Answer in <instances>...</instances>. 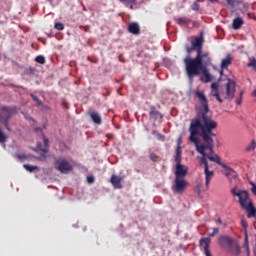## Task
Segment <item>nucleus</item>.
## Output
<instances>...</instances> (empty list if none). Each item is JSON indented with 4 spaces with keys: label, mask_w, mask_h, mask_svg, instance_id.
Instances as JSON below:
<instances>
[{
    "label": "nucleus",
    "mask_w": 256,
    "mask_h": 256,
    "mask_svg": "<svg viewBox=\"0 0 256 256\" xmlns=\"http://www.w3.org/2000/svg\"><path fill=\"white\" fill-rule=\"evenodd\" d=\"M195 97H197L202 109L198 111L196 118H194L189 127L191 143H194L196 151L202 155L200 161L204 165V173L206 177V188L209 189V183L213 179L215 173L209 170V161H213L218 165H221L223 169H226L225 175L230 181H233L237 177V172L233 168L227 166V164L221 162V158L217 154H213V147L215 146V141L213 137H217L213 131L217 129V122L213 120L209 115V100L204 92L197 90L194 92Z\"/></svg>",
    "instance_id": "obj_1"
},
{
    "label": "nucleus",
    "mask_w": 256,
    "mask_h": 256,
    "mask_svg": "<svg viewBox=\"0 0 256 256\" xmlns=\"http://www.w3.org/2000/svg\"><path fill=\"white\" fill-rule=\"evenodd\" d=\"M183 61L186 75L189 81L193 82L195 77L201 75L202 69H206L211 65L212 59L209 52H203V50H200V52H197L196 57L192 58L190 55H187Z\"/></svg>",
    "instance_id": "obj_2"
},
{
    "label": "nucleus",
    "mask_w": 256,
    "mask_h": 256,
    "mask_svg": "<svg viewBox=\"0 0 256 256\" xmlns=\"http://www.w3.org/2000/svg\"><path fill=\"white\" fill-rule=\"evenodd\" d=\"M231 193L234 197H238L240 207L248 212V217H255L256 209L253 202H251V198H249V192L247 190L237 191V187H233Z\"/></svg>",
    "instance_id": "obj_3"
},
{
    "label": "nucleus",
    "mask_w": 256,
    "mask_h": 256,
    "mask_svg": "<svg viewBox=\"0 0 256 256\" xmlns=\"http://www.w3.org/2000/svg\"><path fill=\"white\" fill-rule=\"evenodd\" d=\"M16 113L14 107L10 106H0V124L4 125V127L9 131V121H11V117ZM7 141V136L3 133V130L0 128V143H5Z\"/></svg>",
    "instance_id": "obj_4"
},
{
    "label": "nucleus",
    "mask_w": 256,
    "mask_h": 256,
    "mask_svg": "<svg viewBox=\"0 0 256 256\" xmlns=\"http://www.w3.org/2000/svg\"><path fill=\"white\" fill-rule=\"evenodd\" d=\"M216 235H219V228L214 227L212 228V233L208 234V237H203L199 240V245L204 249L206 256H213L209 249L211 247V237H215Z\"/></svg>",
    "instance_id": "obj_5"
},
{
    "label": "nucleus",
    "mask_w": 256,
    "mask_h": 256,
    "mask_svg": "<svg viewBox=\"0 0 256 256\" xmlns=\"http://www.w3.org/2000/svg\"><path fill=\"white\" fill-rule=\"evenodd\" d=\"M54 168L60 173H69V171H73V165L65 158H56L54 161Z\"/></svg>",
    "instance_id": "obj_6"
},
{
    "label": "nucleus",
    "mask_w": 256,
    "mask_h": 256,
    "mask_svg": "<svg viewBox=\"0 0 256 256\" xmlns=\"http://www.w3.org/2000/svg\"><path fill=\"white\" fill-rule=\"evenodd\" d=\"M188 186L189 182H187L185 178L175 177L174 184L172 185V191L173 193L182 195V193H185V189H187Z\"/></svg>",
    "instance_id": "obj_7"
},
{
    "label": "nucleus",
    "mask_w": 256,
    "mask_h": 256,
    "mask_svg": "<svg viewBox=\"0 0 256 256\" xmlns=\"http://www.w3.org/2000/svg\"><path fill=\"white\" fill-rule=\"evenodd\" d=\"M237 83L235 81L228 79L225 85V97L226 101H233L235 93L237 91Z\"/></svg>",
    "instance_id": "obj_8"
},
{
    "label": "nucleus",
    "mask_w": 256,
    "mask_h": 256,
    "mask_svg": "<svg viewBox=\"0 0 256 256\" xmlns=\"http://www.w3.org/2000/svg\"><path fill=\"white\" fill-rule=\"evenodd\" d=\"M205 43V33H200L197 37L191 38V45L195 48L196 53L203 51V44Z\"/></svg>",
    "instance_id": "obj_9"
},
{
    "label": "nucleus",
    "mask_w": 256,
    "mask_h": 256,
    "mask_svg": "<svg viewBox=\"0 0 256 256\" xmlns=\"http://www.w3.org/2000/svg\"><path fill=\"white\" fill-rule=\"evenodd\" d=\"M42 139L44 141V145L37 144V149L39 151H42V154L39 156L40 161H47V152L49 151V139L45 136V134L42 133Z\"/></svg>",
    "instance_id": "obj_10"
},
{
    "label": "nucleus",
    "mask_w": 256,
    "mask_h": 256,
    "mask_svg": "<svg viewBox=\"0 0 256 256\" xmlns=\"http://www.w3.org/2000/svg\"><path fill=\"white\" fill-rule=\"evenodd\" d=\"M234 243L235 239H233L231 236L223 235L218 238V245H220V247L223 249H232Z\"/></svg>",
    "instance_id": "obj_11"
},
{
    "label": "nucleus",
    "mask_w": 256,
    "mask_h": 256,
    "mask_svg": "<svg viewBox=\"0 0 256 256\" xmlns=\"http://www.w3.org/2000/svg\"><path fill=\"white\" fill-rule=\"evenodd\" d=\"M222 93L223 91L219 88V84L217 82L211 84L210 97H215L218 103H223V98H221Z\"/></svg>",
    "instance_id": "obj_12"
},
{
    "label": "nucleus",
    "mask_w": 256,
    "mask_h": 256,
    "mask_svg": "<svg viewBox=\"0 0 256 256\" xmlns=\"http://www.w3.org/2000/svg\"><path fill=\"white\" fill-rule=\"evenodd\" d=\"M123 176H117L112 174L110 178V183L114 187V189H123Z\"/></svg>",
    "instance_id": "obj_13"
},
{
    "label": "nucleus",
    "mask_w": 256,
    "mask_h": 256,
    "mask_svg": "<svg viewBox=\"0 0 256 256\" xmlns=\"http://www.w3.org/2000/svg\"><path fill=\"white\" fill-rule=\"evenodd\" d=\"M188 168L183 164H176L175 177L185 179L187 176Z\"/></svg>",
    "instance_id": "obj_14"
},
{
    "label": "nucleus",
    "mask_w": 256,
    "mask_h": 256,
    "mask_svg": "<svg viewBox=\"0 0 256 256\" xmlns=\"http://www.w3.org/2000/svg\"><path fill=\"white\" fill-rule=\"evenodd\" d=\"M128 31L132 35H139L141 33V26L137 22H132L128 25Z\"/></svg>",
    "instance_id": "obj_15"
},
{
    "label": "nucleus",
    "mask_w": 256,
    "mask_h": 256,
    "mask_svg": "<svg viewBox=\"0 0 256 256\" xmlns=\"http://www.w3.org/2000/svg\"><path fill=\"white\" fill-rule=\"evenodd\" d=\"M233 63V56L231 54H227V56L222 59L220 67L221 69H228L229 65H231Z\"/></svg>",
    "instance_id": "obj_16"
},
{
    "label": "nucleus",
    "mask_w": 256,
    "mask_h": 256,
    "mask_svg": "<svg viewBox=\"0 0 256 256\" xmlns=\"http://www.w3.org/2000/svg\"><path fill=\"white\" fill-rule=\"evenodd\" d=\"M174 21L177 25H180V27H187V25L191 23V20L187 17H174Z\"/></svg>",
    "instance_id": "obj_17"
},
{
    "label": "nucleus",
    "mask_w": 256,
    "mask_h": 256,
    "mask_svg": "<svg viewBox=\"0 0 256 256\" xmlns=\"http://www.w3.org/2000/svg\"><path fill=\"white\" fill-rule=\"evenodd\" d=\"M89 115L93 123H95L96 125H101V123H103V120L101 119V114H99V112L93 111L90 112Z\"/></svg>",
    "instance_id": "obj_18"
},
{
    "label": "nucleus",
    "mask_w": 256,
    "mask_h": 256,
    "mask_svg": "<svg viewBox=\"0 0 256 256\" xmlns=\"http://www.w3.org/2000/svg\"><path fill=\"white\" fill-rule=\"evenodd\" d=\"M119 1L129 9H134L135 5H137L138 3H143V0H119Z\"/></svg>",
    "instance_id": "obj_19"
},
{
    "label": "nucleus",
    "mask_w": 256,
    "mask_h": 256,
    "mask_svg": "<svg viewBox=\"0 0 256 256\" xmlns=\"http://www.w3.org/2000/svg\"><path fill=\"white\" fill-rule=\"evenodd\" d=\"M149 116L150 119H154V121H157V119H163V116L159 111H157V109H155V107L150 108Z\"/></svg>",
    "instance_id": "obj_20"
},
{
    "label": "nucleus",
    "mask_w": 256,
    "mask_h": 256,
    "mask_svg": "<svg viewBox=\"0 0 256 256\" xmlns=\"http://www.w3.org/2000/svg\"><path fill=\"white\" fill-rule=\"evenodd\" d=\"M201 73H203V76L201 77V81H203V83H210V81H212L213 78L207 68L202 69Z\"/></svg>",
    "instance_id": "obj_21"
},
{
    "label": "nucleus",
    "mask_w": 256,
    "mask_h": 256,
    "mask_svg": "<svg viewBox=\"0 0 256 256\" xmlns=\"http://www.w3.org/2000/svg\"><path fill=\"white\" fill-rule=\"evenodd\" d=\"M243 23H245L243 21V18L237 17L233 20L232 27H233V29H235L237 31V30L241 29V27H243Z\"/></svg>",
    "instance_id": "obj_22"
},
{
    "label": "nucleus",
    "mask_w": 256,
    "mask_h": 256,
    "mask_svg": "<svg viewBox=\"0 0 256 256\" xmlns=\"http://www.w3.org/2000/svg\"><path fill=\"white\" fill-rule=\"evenodd\" d=\"M181 153H183V151L181 150V146L178 145L176 148V154L174 156V161H175L176 165L181 164Z\"/></svg>",
    "instance_id": "obj_23"
},
{
    "label": "nucleus",
    "mask_w": 256,
    "mask_h": 256,
    "mask_svg": "<svg viewBox=\"0 0 256 256\" xmlns=\"http://www.w3.org/2000/svg\"><path fill=\"white\" fill-rule=\"evenodd\" d=\"M241 226L243 227V229L245 231V241H248L249 236H247V227H249V225L247 224V220L242 219L241 220Z\"/></svg>",
    "instance_id": "obj_24"
},
{
    "label": "nucleus",
    "mask_w": 256,
    "mask_h": 256,
    "mask_svg": "<svg viewBox=\"0 0 256 256\" xmlns=\"http://www.w3.org/2000/svg\"><path fill=\"white\" fill-rule=\"evenodd\" d=\"M23 167H24V169H26V171H29L30 173H33V171L39 170V167L31 166L29 164H24Z\"/></svg>",
    "instance_id": "obj_25"
},
{
    "label": "nucleus",
    "mask_w": 256,
    "mask_h": 256,
    "mask_svg": "<svg viewBox=\"0 0 256 256\" xmlns=\"http://www.w3.org/2000/svg\"><path fill=\"white\" fill-rule=\"evenodd\" d=\"M36 63H39L40 65H45L46 60H45V56L43 55H39L35 58Z\"/></svg>",
    "instance_id": "obj_26"
},
{
    "label": "nucleus",
    "mask_w": 256,
    "mask_h": 256,
    "mask_svg": "<svg viewBox=\"0 0 256 256\" xmlns=\"http://www.w3.org/2000/svg\"><path fill=\"white\" fill-rule=\"evenodd\" d=\"M249 63H248V67H252L254 71H256V58L255 57H252V58H249Z\"/></svg>",
    "instance_id": "obj_27"
},
{
    "label": "nucleus",
    "mask_w": 256,
    "mask_h": 256,
    "mask_svg": "<svg viewBox=\"0 0 256 256\" xmlns=\"http://www.w3.org/2000/svg\"><path fill=\"white\" fill-rule=\"evenodd\" d=\"M30 97L33 101H35V103H37V105L43 107V102L37 96H35L34 94H30Z\"/></svg>",
    "instance_id": "obj_28"
},
{
    "label": "nucleus",
    "mask_w": 256,
    "mask_h": 256,
    "mask_svg": "<svg viewBox=\"0 0 256 256\" xmlns=\"http://www.w3.org/2000/svg\"><path fill=\"white\" fill-rule=\"evenodd\" d=\"M226 2L230 7H234V5H239V3H241L239 0H226Z\"/></svg>",
    "instance_id": "obj_29"
},
{
    "label": "nucleus",
    "mask_w": 256,
    "mask_h": 256,
    "mask_svg": "<svg viewBox=\"0 0 256 256\" xmlns=\"http://www.w3.org/2000/svg\"><path fill=\"white\" fill-rule=\"evenodd\" d=\"M54 27L55 29H57V31H63V29H65V25H63V23L60 22L56 23Z\"/></svg>",
    "instance_id": "obj_30"
},
{
    "label": "nucleus",
    "mask_w": 256,
    "mask_h": 256,
    "mask_svg": "<svg viewBox=\"0 0 256 256\" xmlns=\"http://www.w3.org/2000/svg\"><path fill=\"white\" fill-rule=\"evenodd\" d=\"M186 51L188 53V55L191 57V53H193V51H195V48L194 46H189V45H186Z\"/></svg>",
    "instance_id": "obj_31"
},
{
    "label": "nucleus",
    "mask_w": 256,
    "mask_h": 256,
    "mask_svg": "<svg viewBox=\"0 0 256 256\" xmlns=\"http://www.w3.org/2000/svg\"><path fill=\"white\" fill-rule=\"evenodd\" d=\"M150 159H151V161H153L155 163V162L159 161V156H157V154H155V153H151Z\"/></svg>",
    "instance_id": "obj_32"
},
{
    "label": "nucleus",
    "mask_w": 256,
    "mask_h": 256,
    "mask_svg": "<svg viewBox=\"0 0 256 256\" xmlns=\"http://www.w3.org/2000/svg\"><path fill=\"white\" fill-rule=\"evenodd\" d=\"M241 254V247L238 246V244L234 245V255H240Z\"/></svg>",
    "instance_id": "obj_33"
},
{
    "label": "nucleus",
    "mask_w": 256,
    "mask_h": 256,
    "mask_svg": "<svg viewBox=\"0 0 256 256\" xmlns=\"http://www.w3.org/2000/svg\"><path fill=\"white\" fill-rule=\"evenodd\" d=\"M191 9H192V11H199V9H200L199 3L194 2V3L191 5Z\"/></svg>",
    "instance_id": "obj_34"
},
{
    "label": "nucleus",
    "mask_w": 256,
    "mask_h": 256,
    "mask_svg": "<svg viewBox=\"0 0 256 256\" xmlns=\"http://www.w3.org/2000/svg\"><path fill=\"white\" fill-rule=\"evenodd\" d=\"M87 182L90 183V184L95 183V176H93V175L88 176L87 177Z\"/></svg>",
    "instance_id": "obj_35"
},
{
    "label": "nucleus",
    "mask_w": 256,
    "mask_h": 256,
    "mask_svg": "<svg viewBox=\"0 0 256 256\" xmlns=\"http://www.w3.org/2000/svg\"><path fill=\"white\" fill-rule=\"evenodd\" d=\"M236 103L238 105H241L243 103V91L240 92V98L236 100Z\"/></svg>",
    "instance_id": "obj_36"
},
{
    "label": "nucleus",
    "mask_w": 256,
    "mask_h": 256,
    "mask_svg": "<svg viewBox=\"0 0 256 256\" xmlns=\"http://www.w3.org/2000/svg\"><path fill=\"white\" fill-rule=\"evenodd\" d=\"M79 29H83L84 33H87L89 31V29H91L90 26H83V25H80L79 26Z\"/></svg>",
    "instance_id": "obj_37"
},
{
    "label": "nucleus",
    "mask_w": 256,
    "mask_h": 256,
    "mask_svg": "<svg viewBox=\"0 0 256 256\" xmlns=\"http://www.w3.org/2000/svg\"><path fill=\"white\" fill-rule=\"evenodd\" d=\"M15 157L17 158V159H27V155H25V154H15Z\"/></svg>",
    "instance_id": "obj_38"
},
{
    "label": "nucleus",
    "mask_w": 256,
    "mask_h": 256,
    "mask_svg": "<svg viewBox=\"0 0 256 256\" xmlns=\"http://www.w3.org/2000/svg\"><path fill=\"white\" fill-rule=\"evenodd\" d=\"M157 139H158V141H165V135H163L161 133H158L157 134Z\"/></svg>",
    "instance_id": "obj_39"
},
{
    "label": "nucleus",
    "mask_w": 256,
    "mask_h": 256,
    "mask_svg": "<svg viewBox=\"0 0 256 256\" xmlns=\"http://www.w3.org/2000/svg\"><path fill=\"white\" fill-rule=\"evenodd\" d=\"M252 185V193L256 196V185L254 183H251Z\"/></svg>",
    "instance_id": "obj_40"
},
{
    "label": "nucleus",
    "mask_w": 256,
    "mask_h": 256,
    "mask_svg": "<svg viewBox=\"0 0 256 256\" xmlns=\"http://www.w3.org/2000/svg\"><path fill=\"white\" fill-rule=\"evenodd\" d=\"M210 3H219V0H208Z\"/></svg>",
    "instance_id": "obj_41"
},
{
    "label": "nucleus",
    "mask_w": 256,
    "mask_h": 256,
    "mask_svg": "<svg viewBox=\"0 0 256 256\" xmlns=\"http://www.w3.org/2000/svg\"><path fill=\"white\" fill-rule=\"evenodd\" d=\"M217 223H218L219 225H221V224L223 223V221L221 220V218H218V219H217Z\"/></svg>",
    "instance_id": "obj_42"
},
{
    "label": "nucleus",
    "mask_w": 256,
    "mask_h": 256,
    "mask_svg": "<svg viewBox=\"0 0 256 256\" xmlns=\"http://www.w3.org/2000/svg\"><path fill=\"white\" fill-rule=\"evenodd\" d=\"M252 97H256V90L252 92Z\"/></svg>",
    "instance_id": "obj_43"
},
{
    "label": "nucleus",
    "mask_w": 256,
    "mask_h": 256,
    "mask_svg": "<svg viewBox=\"0 0 256 256\" xmlns=\"http://www.w3.org/2000/svg\"><path fill=\"white\" fill-rule=\"evenodd\" d=\"M35 131H41V128H36Z\"/></svg>",
    "instance_id": "obj_44"
},
{
    "label": "nucleus",
    "mask_w": 256,
    "mask_h": 256,
    "mask_svg": "<svg viewBox=\"0 0 256 256\" xmlns=\"http://www.w3.org/2000/svg\"><path fill=\"white\" fill-rule=\"evenodd\" d=\"M253 149H255V144L253 145Z\"/></svg>",
    "instance_id": "obj_45"
},
{
    "label": "nucleus",
    "mask_w": 256,
    "mask_h": 256,
    "mask_svg": "<svg viewBox=\"0 0 256 256\" xmlns=\"http://www.w3.org/2000/svg\"><path fill=\"white\" fill-rule=\"evenodd\" d=\"M83 9H84V11H85V6H83Z\"/></svg>",
    "instance_id": "obj_46"
}]
</instances>
